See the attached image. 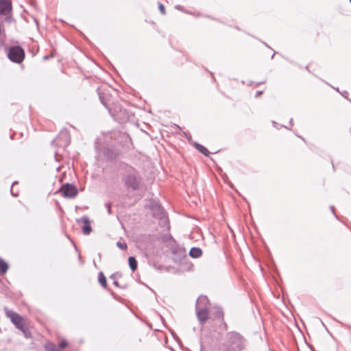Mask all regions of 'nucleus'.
<instances>
[{
	"mask_svg": "<svg viewBox=\"0 0 351 351\" xmlns=\"http://www.w3.org/2000/svg\"><path fill=\"white\" fill-rule=\"evenodd\" d=\"M208 302V298L206 296H200L197 300L196 304V313L199 321L204 322L208 319V311L207 308L201 307V305L206 304Z\"/></svg>",
	"mask_w": 351,
	"mask_h": 351,
	"instance_id": "f257e3e1",
	"label": "nucleus"
},
{
	"mask_svg": "<svg viewBox=\"0 0 351 351\" xmlns=\"http://www.w3.org/2000/svg\"><path fill=\"white\" fill-rule=\"evenodd\" d=\"M5 315L18 329L24 331L25 321L22 316L8 309H5Z\"/></svg>",
	"mask_w": 351,
	"mask_h": 351,
	"instance_id": "f03ea898",
	"label": "nucleus"
},
{
	"mask_svg": "<svg viewBox=\"0 0 351 351\" xmlns=\"http://www.w3.org/2000/svg\"><path fill=\"white\" fill-rule=\"evenodd\" d=\"M25 57V53L23 49L19 46L10 48L8 53V58L12 62L20 63Z\"/></svg>",
	"mask_w": 351,
	"mask_h": 351,
	"instance_id": "7ed1b4c3",
	"label": "nucleus"
},
{
	"mask_svg": "<svg viewBox=\"0 0 351 351\" xmlns=\"http://www.w3.org/2000/svg\"><path fill=\"white\" fill-rule=\"evenodd\" d=\"M60 192L64 197L73 198L77 195V189L72 184H65L62 186Z\"/></svg>",
	"mask_w": 351,
	"mask_h": 351,
	"instance_id": "20e7f679",
	"label": "nucleus"
},
{
	"mask_svg": "<svg viewBox=\"0 0 351 351\" xmlns=\"http://www.w3.org/2000/svg\"><path fill=\"white\" fill-rule=\"evenodd\" d=\"M125 182L128 188L136 190L140 183L139 177L136 173H131L126 177Z\"/></svg>",
	"mask_w": 351,
	"mask_h": 351,
	"instance_id": "39448f33",
	"label": "nucleus"
},
{
	"mask_svg": "<svg viewBox=\"0 0 351 351\" xmlns=\"http://www.w3.org/2000/svg\"><path fill=\"white\" fill-rule=\"evenodd\" d=\"M77 222L78 223H82L84 224L83 226L82 227V233L84 235H88L91 232L92 228L90 226V221L86 216H84L80 219H77Z\"/></svg>",
	"mask_w": 351,
	"mask_h": 351,
	"instance_id": "423d86ee",
	"label": "nucleus"
},
{
	"mask_svg": "<svg viewBox=\"0 0 351 351\" xmlns=\"http://www.w3.org/2000/svg\"><path fill=\"white\" fill-rule=\"evenodd\" d=\"M12 10V3L9 0H0V14L6 15Z\"/></svg>",
	"mask_w": 351,
	"mask_h": 351,
	"instance_id": "0eeeda50",
	"label": "nucleus"
},
{
	"mask_svg": "<svg viewBox=\"0 0 351 351\" xmlns=\"http://www.w3.org/2000/svg\"><path fill=\"white\" fill-rule=\"evenodd\" d=\"M230 339H232V343L236 344V346L238 350H241L244 346V340L243 338L238 333H232L231 334Z\"/></svg>",
	"mask_w": 351,
	"mask_h": 351,
	"instance_id": "6e6552de",
	"label": "nucleus"
},
{
	"mask_svg": "<svg viewBox=\"0 0 351 351\" xmlns=\"http://www.w3.org/2000/svg\"><path fill=\"white\" fill-rule=\"evenodd\" d=\"M202 252L199 247H192L189 252V255L192 258H199L201 256Z\"/></svg>",
	"mask_w": 351,
	"mask_h": 351,
	"instance_id": "1a4fd4ad",
	"label": "nucleus"
},
{
	"mask_svg": "<svg viewBox=\"0 0 351 351\" xmlns=\"http://www.w3.org/2000/svg\"><path fill=\"white\" fill-rule=\"evenodd\" d=\"M129 265L130 269L134 271L137 268V261H136L135 258L133 256H130L128 258Z\"/></svg>",
	"mask_w": 351,
	"mask_h": 351,
	"instance_id": "9d476101",
	"label": "nucleus"
},
{
	"mask_svg": "<svg viewBox=\"0 0 351 351\" xmlns=\"http://www.w3.org/2000/svg\"><path fill=\"white\" fill-rule=\"evenodd\" d=\"M7 263L0 258V274H5L8 270Z\"/></svg>",
	"mask_w": 351,
	"mask_h": 351,
	"instance_id": "9b49d317",
	"label": "nucleus"
},
{
	"mask_svg": "<svg viewBox=\"0 0 351 351\" xmlns=\"http://www.w3.org/2000/svg\"><path fill=\"white\" fill-rule=\"evenodd\" d=\"M45 349L47 351H60L56 349V346L51 342H47L45 344Z\"/></svg>",
	"mask_w": 351,
	"mask_h": 351,
	"instance_id": "f8f14e48",
	"label": "nucleus"
},
{
	"mask_svg": "<svg viewBox=\"0 0 351 351\" xmlns=\"http://www.w3.org/2000/svg\"><path fill=\"white\" fill-rule=\"evenodd\" d=\"M195 147L201 153H202L203 154H204L206 156L208 155V151L206 147H204V146H202L198 143L195 144Z\"/></svg>",
	"mask_w": 351,
	"mask_h": 351,
	"instance_id": "ddd939ff",
	"label": "nucleus"
},
{
	"mask_svg": "<svg viewBox=\"0 0 351 351\" xmlns=\"http://www.w3.org/2000/svg\"><path fill=\"white\" fill-rule=\"evenodd\" d=\"M99 282L104 287H106V279L102 272L99 274Z\"/></svg>",
	"mask_w": 351,
	"mask_h": 351,
	"instance_id": "4468645a",
	"label": "nucleus"
},
{
	"mask_svg": "<svg viewBox=\"0 0 351 351\" xmlns=\"http://www.w3.org/2000/svg\"><path fill=\"white\" fill-rule=\"evenodd\" d=\"M117 245L118 247H119L121 250H126L127 249V244L125 243H121L120 241H118L117 243Z\"/></svg>",
	"mask_w": 351,
	"mask_h": 351,
	"instance_id": "2eb2a0df",
	"label": "nucleus"
},
{
	"mask_svg": "<svg viewBox=\"0 0 351 351\" xmlns=\"http://www.w3.org/2000/svg\"><path fill=\"white\" fill-rule=\"evenodd\" d=\"M67 346V342L65 340L61 341L59 343V347L64 348Z\"/></svg>",
	"mask_w": 351,
	"mask_h": 351,
	"instance_id": "dca6fc26",
	"label": "nucleus"
},
{
	"mask_svg": "<svg viewBox=\"0 0 351 351\" xmlns=\"http://www.w3.org/2000/svg\"><path fill=\"white\" fill-rule=\"evenodd\" d=\"M158 8L162 14H165V7L162 3H159Z\"/></svg>",
	"mask_w": 351,
	"mask_h": 351,
	"instance_id": "f3484780",
	"label": "nucleus"
},
{
	"mask_svg": "<svg viewBox=\"0 0 351 351\" xmlns=\"http://www.w3.org/2000/svg\"><path fill=\"white\" fill-rule=\"evenodd\" d=\"M261 94V91H258L256 93V97H258V95H260Z\"/></svg>",
	"mask_w": 351,
	"mask_h": 351,
	"instance_id": "a211bd4d",
	"label": "nucleus"
},
{
	"mask_svg": "<svg viewBox=\"0 0 351 351\" xmlns=\"http://www.w3.org/2000/svg\"><path fill=\"white\" fill-rule=\"evenodd\" d=\"M114 285H116V286H118V282L117 281H114Z\"/></svg>",
	"mask_w": 351,
	"mask_h": 351,
	"instance_id": "6ab92c4d",
	"label": "nucleus"
},
{
	"mask_svg": "<svg viewBox=\"0 0 351 351\" xmlns=\"http://www.w3.org/2000/svg\"><path fill=\"white\" fill-rule=\"evenodd\" d=\"M5 20H7V21H10V16L6 17V18H5Z\"/></svg>",
	"mask_w": 351,
	"mask_h": 351,
	"instance_id": "aec40b11",
	"label": "nucleus"
},
{
	"mask_svg": "<svg viewBox=\"0 0 351 351\" xmlns=\"http://www.w3.org/2000/svg\"><path fill=\"white\" fill-rule=\"evenodd\" d=\"M330 208H331V210H332V213H334V207H333V206H331V207H330Z\"/></svg>",
	"mask_w": 351,
	"mask_h": 351,
	"instance_id": "412c9836",
	"label": "nucleus"
},
{
	"mask_svg": "<svg viewBox=\"0 0 351 351\" xmlns=\"http://www.w3.org/2000/svg\"><path fill=\"white\" fill-rule=\"evenodd\" d=\"M350 1L351 2V0H350Z\"/></svg>",
	"mask_w": 351,
	"mask_h": 351,
	"instance_id": "4be33fe9",
	"label": "nucleus"
}]
</instances>
